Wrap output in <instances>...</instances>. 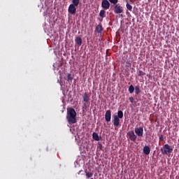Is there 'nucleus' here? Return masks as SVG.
I'll return each mask as SVG.
<instances>
[{"label": "nucleus", "mask_w": 179, "mask_h": 179, "mask_svg": "<svg viewBox=\"0 0 179 179\" xmlns=\"http://www.w3.org/2000/svg\"><path fill=\"white\" fill-rule=\"evenodd\" d=\"M66 119L69 124H76V111L75 109L71 108L68 111Z\"/></svg>", "instance_id": "f257e3e1"}, {"label": "nucleus", "mask_w": 179, "mask_h": 179, "mask_svg": "<svg viewBox=\"0 0 179 179\" xmlns=\"http://www.w3.org/2000/svg\"><path fill=\"white\" fill-rule=\"evenodd\" d=\"M113 118L114 127H118L120 125V119L124 118V112L122 110H118L117 115H113Z\"/></svg>", "instance_id": "f03ea898"}, {"label": "nucleus", "mask_w": 179, "mask_h": 179, "mask_svg": "<svg viewBox=\"0 0 179 179\" xmlns=\"http://www.w3.org/2000/svg\"><path fill=\"white\" fill-rule=\"evenodd\" d=\"M161 152L162 155H170V153H173V148L169 144H165L161 148Z\"/></svg>", "instance_id": "7ed1b4c3"}, {"label": "nucleus", "mask_w": 179, "mask_h": 179, "mask_svg": "<svg viewBox=\"0 0 179 179\" xmlns=\"http://www.w3.org/2000/svg\"><path fill=\"white\" fill-rule=\"evenodd\" d=\"M83 103L84 108L87 107V104H90V96L87 92H85L83 95Z\"/></svg>", "instance_id": "20e7f679"}, {"label": "nucleus", "mask_w": 179, "mask_h": 179, "mask_svg": "<svg viewBox=\"0 0 179 179\" xmlns=\"http://www.w3.org/2000/svg\"><path fill=\"white\" fill-rule=\"evenodd\" d=\"M113 12L116 14L123 13L124 9L122 8V6H121L120 4H116L114 6Z\"/></svg>", "instance_id": "39448f33"}, {"label": "nucleus", "mask_w": 179, "mask_h": 179, "mask_svg": "<svg viewBox=\"0 0 179 179\" xmlns=\"http://www.w3.org/2000/svg\"><path fill=\"white\" fill-rule=\"evenodd\" d=\"M130 141H131L132 142H135V141H136V138H138V136L136 135L135 132H134V131H129L127 134Z\"/></svg>", "instance_id": "423d86ee"}, {"label": "nucleus", "mask_w": 179, "mask_h": 179, "mask_svg": "<svg viewBox=\"0 0 179 179\" xmlns=\"http://www.w3.org/2000/svg\"><path fill=\"white\" fill-rule=\"evenodd\" d=\"M101 7L104 10L110 9V1H108V0H102Z\"/></svg>", "instance_id": "0eeeda50"}, {"label": "nucleus", "mask_w": 179, "mask_h": 179, "mask_svg": "<svg viewBox=\"0 0 179 179\" xmlns=\"http://www.w3.org/2000/svg\"><path fill=\"white\" fill-rule=\"evenodd\" d=\"M76 6H75L74 4H70L68 8L69 13H70L71 15H75V13H76Z\"/></svg>", "instance_id": "6e6552de"}, {"label": "nucleus", "mask_w": 179, "mask_h": 179, "mask_svg": "<svg viewBox=\"0 0 179 179\" xmlns=\"http://www.w3.org/2000/svg\"><path fill=\"white\" fill-rule=\"evenodd\" d=\"M105 120L106 122H110L111 121V110H106L105 113Z\"/></svg>", "instance_id": "1a4fd4ad"}, {"label": "nucleus", "mask_w": 179, "mask_h": 179, "mask_svg": "<svg viewBox=\"0 0 179 179\" xmlns=\"http://www.w3.org/2000/svg\"><path fill=\"white\" fill-rule=\"evenodd\" d=\"M135 134L137 136H143V127L136 128Z\"/></svg>", "instance_id": "9d476101"}, {"label": "nucleus", "mask_w": 179, "mask_h": 179, "mask_svg": "<svg viewBox=\"0 0 179 179\" xmlns=\"http://www.w3.org/2000/svg\"><path fill=\"white\" fill-rule=\"evenodd\" d=\"M85 176L87 178H92L93 177V171L92 170H85Z\"/></svg>", "instance_id": "9b49d317"}, {"label": "nucleus", "mask_w": 179, "mask_h": 179, "mask_svg": "<svg viewBox=\"0 0 179 179\" xmlns=\"http://www.w3.org/2000/svg\"><path fill=\"white\" fill-rule=\"evenodd\" d=\"M95 31L99 34H101L103 32V26L101 24L97 25L95 28Z\"/></svg>", "instance_id": "f8f14e48"}, {"label": "nucleus", "mask_w": 179, "mask_h": 179, "mask_svg": "<svg viewBox=\"0 0 179 179\" xmlns=\"http://www.w3.org/2000/svg\"><path fill=\"white\" fill-rule=\"evenodd\" d=\"M143 153L145 155H150V147L148 146V145H145L143 148Z\"/></svg>", "instance_id": "ddd939ff"}, {"label": "nucleus", "mask_w": 179, "mask_h": 179, "mask_svg": "<svg viewBox=\"0 0 179 179\" xmlns=\"http://www.w3.org/2000/svg\"><path fill=\"white\" fill-rule=\"evenodd\" d=\"M92 138L94 141H100V137L99 136V134L96 132H94L92 134Z\"/></svg>", "instance_id": "4468645a"}, {"label": "nucleus", "mask_w": 179, "mask_h": 179, "mask_svg": "<svg viewBox=\"0 0 179 179\" xmlns=\"http://www.w3.org/2000/svg\"><path fill=\"white\" fill-rule=\"evenodd\" d=\"M76 44H78V45H79V46H80V45H82V38H80V37H77L76 38Z\"/></svg>", "instance_id": "2eb2a0df"}, {"label": "nucleus", "mask_w": 179, "mask_h": 179, "mask_svg": "<svg viewBox=\"0 0 179 179\" xmlns=\"http://www.w3.org/2000/svg\"><path fill=\"white\" fill-rule=\"evenodd\" d=\"M99 16H100V17H102V19L106 17V10H101L100 13H99Z\"/></svg>", "instance_id": "dca6fc26"}, {"label": "nucleus", "mask_w": 179, "mask_h": 179, "mask_svg": "<svg viewBox=\"0 0 179 179\" xmlns=\"http://www.w3.org/2000/svg\"><path fill=\"white\" fill-rule=\"evenodd\" d=\"M134 92H135V87H134V85H131L129 87V93H130L131 94H132V93H134Z\"/></svg>", "instance_id": "f3484780"}, {"label": "nucleus", "mask_w": 179, "mask_h": 179, "mask_svg": "<svg viewBox=\"0 0 179 179\" xmlns=\"http://www.w3.org/2000/svg\"><path fill=\"white\" fill-rule=\"evenodd\" d=\"M134 90L136 94H139L141 93V88H139V86H136Z\"/></svg>", "instance_id": "a211bd4d"}, {"label": "nucleus", "mask_w": 179, "mask_h": 179, "mask_svg": "<svg viewBox=\"0 0 179 179\" xmlns=\"http://www.w3.org/2000/svg\"><path fill=\"white\" fill-rule=\"evenodd\" d=\"M79 2H80V0H72L71 5H75L76 6H78Z\"/></svg>", "instance_id": "6ab92c4d"}, {"label": "nucleus", "mask_w": 179, "mask_h": 179, "mask_svg": "<svg viewBox=\"0 0 179 179\" xmlns=\"http://www.w3.org/2000/svg\"><path fill=\"white\" fill-rule=\"evenodd\" d=\"M66 80H68V82H69V80H73V77H72V74L68 73Z\"/></svg>", "instance_id": "aec40b11"}, {"label": "nucleus", "mask_w": 179, "mask_h": 179, "mask_svg": "<svg viewBox=\"0 0 179 179\" xmlns=\"http://www.w3.org/2000/svg\"><path fill=\"white\" fill-rule=\"evenodd\" d=\"M126 8L128 9V10H130V12H132V6L129 3H127Z\"/></svg>", "instance_id": "412c9836"}, {"label": "nucleus", "mask_w": 179, "mask_h": 179, "mask_svg": "<svg viewBox=\"0 0 179 179\" xmlns=\"http://www.w3.org/2000/svg\"><path fill=\"white\" fill-rule=\"evenodd\" d=\"M110 3H113V5H117L118 3V0H108Z\"/></svg>", "instance_id": "4be33fe9"}, {"label": "nucleus", "mask_w": 179, "mask_h": 179, "mask_svg": "<svg viewBox=\"0 0 179 179\" xmlns=\"http://www.w3.org/2000/svg\"><path fill=\"white\" fill-rule=\"evenodd\" d=\"M145 75H146V73L141 70L138 71V76H145Z\"/></svg>", "instance_id": "5701e85b"}, {"label": "nucleus", "mask_w": 179, "mask_h": 179, "mask_svg": "<svg viewBox=\"0 0 179 179\" xmlns=\"http://www.w3.org/2000/svg\"><path fill=\"white\" fill-rule=\"evenodd\" d=\"M135 99H134V97H132V96H131V97H129V101L131 102V103H134V101Z\"/></svg>", "instance_id": "b1692460"}, {"label": "nucleus", "mask_w": 179, "mask_h": 179, "mask_svg": "<svg viewBox=\"0 0 179 179\" xmlns=\"http://www.w3.org/2000/svg\"><path fill=\"white\" fill-rule=\"evenodd\" d=\"M159 141H164V138L163 137V135H161L159 136Z\"/></svg>", "instance_id": "393cba45"}, {"label": "nucleus", "mask_w": 179, "mask_h": 179, "mask_svg": "<svg viewBox=\"0 0 179 179\" xmlns=\"http://www.w3.org/2000/svg\"><path fill=\"white\" fill-rule=\"evenodd\" d=\"M99 148L101 150V149H103V145H101V143H99Z\"/></svg>", "instance_id": "a878e982"}, {"label": "nucleus", "mask_w": 179, "mask_h": 179, "mask_svg": "<svg viewBox=\"0 0 179 179\" xmlns=\"http://www.w3.org/2000/svg\"><path fill=\"white\" fill-rule=\"evenodd\" d=\"M59 84H60L61 86H62V85L61 84V82H59Z\"/></svg>", "instance_id": "bb28decb"}, {"label": "nucleus", "mask_w": 179, "mask_h": 179, "mask_svg": "<svg viewBox=\"0 0 179 179\" xmlns=\"http://www.w3.org/2000/svg\"><path fill=\"white\" fill-rule=\"evenodd\" d=\"M90 179H93V178H90Z\"/></svg>", "instance_id": "cd10ccee"}]
</instances>
